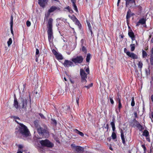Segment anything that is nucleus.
<instances>
[{"label":"nucleus","mask_w":153,"mask_h":153,"mask_svg":"<svg viewBox=\"0 0 153 153\" xmlns=\"http://www.w3.org/2000/svg\"><path fill=\"white\" fill-rule=\"evenodd\" d=\"M16 122L19 125V132L23 136L27 137L30 134V131L27 127L22 123H19L17 120Z\"/></svg>","instance_id":"obj_1"},{"label":"nucleus","mask_w":153,"mask_h":153,"mask_svg":"<svg viewBox=\"0 0 153 153\" xmlns=\"http://www.w3.org/2000/svg\"><path fill=\"white\" fill-rule=\"evenodd\" d=\"M34 123L35 127L36 128L39 134L43 135L44 136H47L48 135V133L46 129L40 127L38 122L35 121Z\"/></svg>","instance_id":"obj_2"},{"label":"nucleus","mask_w":153,"mask_h":153,"mask_svg":"<svg viewBox=\"0 0 153 153\" xmlns=\"http://www.w3.org/2000/svg\"><path fill=\"white\" fill-rule=\"evenodd\" d=\"M21 104L22 108L23 109H26L28 103H30V105L31 104V100L30 98L29 99L28 97L26 98H21Z\"/></svg>","instance_id":"obj_3"},{"label":"nucleus","mask_w":153,"mask_h":153,"mask_svg":"<svg viewBox=\"0 0 153 153\" xmlns=\"http://www.w3.org/2000/svg\"><path fill=\"white\" fill-rule=\"evenodd\" d=\"M126 1V7L134 8L136 7V5L135 0H124Z\"/></svg>","instance_id":"obj_4"},{"label":"nucleus","mask_w":153,"mask_h":153,"mask_svg":"<svg viewBox=\"0 0 153 153\" xmlns=\"http://www.w3.org/2000/svg\"><path fill=\"white\" fill-rule=\"evenodd\" d=\"M60 10V8L55 6H51L48 10V13L45 15V17L48 18L50 16L51 13L55 10Z\"/></svg>","instance_id":"obj_5"},{"label":"nucleus","mask_w":153,"mask_h":153,"mask_svg":"<svg viewBox=\"0 0 153 153\" xmlns=\"http://www.w3.org/2000/svg\"><path fill=\"white\" fill-rule=\"evenodd\" d=\"M39 142L42 146L49 147H51L53 146V144L48 140H40Z\"/></svg>","instance_id":"obj_6"},{"label":"nucleus","mask_w":153,"mask_h":153,"mask_svg":"<svg viewBox=\"0 0 153 153\" xmlns=\"http://www.w3.org/2000/svg\"><path fill=\"white\" fill-rule=\"evenodd\" d=\"M80 74L81 77V81L83 83H86L87 82L86 79L87 78V74L85 71L82 69L80 70Z\"/></svg>","instance_id":"obj_7"},{"label":"nucleus","mask_w":153,"mask_h":153,"mask_svg":"<svg viewBox=\"0 0 153 153\" xmlns=\"http://www.w3.org/2000/svg\"><path fill=\"white\" fill-rule=\"evenodd\" d=\"M83 58L82 56H78L76 58H73L72 61L75 63H80L82 62Z\"/></svg>","instance_id":"obj_8"},{"label":"nucleus","mask_w":153,"mask_h":153,"mask_svg":"<svg viewBox=\"0 0 153 153\" xmlns=\"http://www.w3.org/2000/svg\"><path fill=\"white\" fill-rule=\"evenodd\" d=\"M48 37L49 41L51 42L53 41V35L52 30H48Z\"/></svg>","instance_id":"obj_9"},{"label":"nucleus","mask_w":153,"mask_h":153,"mask_svg":"<svg viewBox=\"0 0 153 153\" xmlns=\"http://www.w3.org/2000/svg\"><path fill=\"white\" fill-rule=\"evenodd\" d=\"M48 1V0H38V4L41 7L44 8L47 3Z\"/></svg>","instance_id":"obj_10"},{"label":"nucleus","mask_w":153,"mask_h":153,"mask_svg":"<svg viewBox=\"0 0 153 153\" xmlns=\"http://www.w3.org/2000/svg\"><path fill=\"white\" fill-rule=\"evenodd\" d=\"M53 19L52 18H50L48 21L47 27L48 30H52V22Z\"/></svg>","instance_id":"obj_11"},{"label":"nucleus","mask_w":153,"mask_h":153,"mask_svg":"<svg viewBox=\"0 0 153 153\" xmlns=\"http://www.w3.org/2000/svg\"><path fill=\"white\" fill-rule=\"evenodd\" d=\"M73 64V62L71 61L65 60L63 63V65L65 67H68L69 66H72Z\"/></svg>","instance_id":"obj_12"},{"label":"nucleus","mask_w":153,"mask_h":153,"mask_svg":"<svg viewBox=\"0 0 153 153\" xmlns=\"http://www.w3.org/2000/svg\"><path fill=\"white\" fill-rule=\"evenodd\" d=\"M127 55L133 59H137L138 58L137 56L133 53L127 52Z\"/></svg>","instance_id":"obj_13"},{"label":"nucleus","mask_w":153,"mask_h":153,"mask_svg":"<svg viewBox=\"0 0 153 153\" xmlns=\"http://www.w3.org/2000/svg\"><path fill=\"white\" fill-rule=\"evenodd\" d=\"M128 35L131 38L132 40V43H133V41L135 40V36L134 33L132 30H131L128 32Z\"/></svg>","instance_id":"obj_14"},{"label":"nucleus","mask_w":153,"mask_h":153,"mask_svg":"<svg viewBox=\"0 0 153 153\" xmlns=\"http://www.w3.org/2000/svg\"><path fill=\"white\" fill-rule=\"evenodd\" d=\"M146 21V19L143 18L140 19L139 22L137 23L136 26H139L140 24L143 25L145 24Z\"/></svg>","instance_id":"obj_15"},{"label":"nucleus","mask_w":153,"mask_h":153,"mask_svg":"<svg viewBox=\"0 0 153 153\" xmlns=\"http://www.w3.org/2000/svg\"><path fill=\"white\" fill-rule=\"evenodd\" d=\"M10 31L11 33L13 35V17L12 16H11L10 17Z\"/></svg>","instance_id":"obj_16"},{"label":"nucleus","mask_w":153,"mask_h":153,"mask_svg":"<svg viewBox=\"0 0 153 153\" xmlns=\"http://www.w3.org/2000/svg\"><path fill=\"white\" fill-rule=\"evenodd\" d=\"M120 133L121 138L122 140V142L123 144H125V138L124 137L123 132L122 130H121Z\"/></svg>","instance_id":"obj_17"},{"label":"nucleus","mask_w":153,"mask_h":153,"mask_svg":"<svg viewBox=\"0 0 153 153\" xmlns=\"http://www.w3.org/2000/svg\"><path fill=\"white\" fill-rule=\"evenodd\" d=\"M77 152H82L83 150V148L80 146H76L75 149L74 150Z\"/></svg>","instance_id":"obj_18"},{"label":"nucleus","mask_w":153,"mask_h":153,"mask_svg":"<svg viewBox=\"0 0 153 153\" xmlns=\"http://www.w3.org/2000/svg\"><path fill=\"white\" fill-rule=\"evenodd\" d=\"M13 106L16 109H17L18 108V102L16 99H15L14 100Z\"/></svg>","instance_id":"obj_19"},{"label":"nucleus","mask_w":153,"mask_h":153,"mask_svg":"<svg viewBox=\"0 0 153 153\" xmlns=\"http://www.w3.org/2000/svg\"><path fill=\"white\" fill-rule=\"evenodd\" d=\"M74 131L76 133L79 134L80 136L82 137H83L84 136V134L83 133L80 131H79L77 129H74Z\"/></svg>","instance_id":"obj_20"},{"label":"nucleus","mask_w":153,"mask_h":153,"mask_svg":"<svg viewBox=\"0 0 153 153\" xmlns=\"http://www.w3.org/2000/svg\"><path fill=\"white\" fill-rule=\"evenodd\" d=\"M135 44L134 43H132L130 45L131 48V51H134L135 49Z\"/></svg>","instance_id":"obj_21"},{"label":"nucleus","mask_w":153,"mask_h":153,"mask_svg":"<svg viewBox=\"0 0 153 153\" xmlns=\"http://www.w3.org/2000/svg\"><path fill=\"white\" fill-rule=\"evenodd\" d=\"M56 57L57 59L62 60L63 59V57L62 55L58 53L56 56Z\"/></svg>","instance_id":"obj_22"},{"label":"nucleus","mask_w":153,"mask_h":153,"mask_svg":"<svg viewBox=\"0 0 153 153\" xmlns=\"http://www.w3.org/2000/svg\"><path fill=\"white\" fill-rule=\"evenodd\" d=\"M143 135L146 137H148L149 135V132L146 130H144L143 132Z\"/></svg>","instance_id":"obj_23"},{"label":"nucleus","mask_w":153,"mask_h":153,"mask_svg":"<svg viewBox=\"0 0 153 153\" xmlns=\"http://www.w3.org/2000/svg\"><path fill=\"white\" fill-rule=\"evenodd\" d=\"M87 24H88V25L89 27V30L91 33V35L92 36L93 35V34L92 31L91 29V27L90 24V23L88 22Z\"/></svg>","instance_id":"obj_24"},{"label":"nucleus","mask_w":153,"mask_h":153,"mask_svg":"<svg viewBox=\"0 0 153 153\" xmlns=\"http://www.w3.org/2000/svg\"><path fill=\"white\" fill-rule=\"evenodd\" d=\"M137 65L139 68L140 70L142 68L143 64L142 61H140L139 62Z\"/></svg>","instance_id":"obj_25"},{"label":"nucleus","mask_w":153,"mask_h":153,"mask_svg":"<svg viewBox=\"0 0 153 153\" xmlns=\"http://www.w3.org/2000/svg\"><path fill=\"white\" fill-rule=\"evenodd\" d=\"M75 3V2H73V3H72L73 4V8L76 12H78V10Z\"/></svg>","instance_id":"obj_26"},{"label":"nucleus","mask_w":153,"mask_h":153,"mask_svg":"<svg viewBox=\"0 0 153 153\" xmlns=\"http://www.w3.org/2000/svg\"><path fill=\"white\" fill-rule=\"evenodd\" d=\"M69 16L74 22L77 19L76 17L74 15H73L71 16Z\"/></svg>","instance_id":"obj_27"},{"label":"nucleus","mask_w":153,"mask_h":153,"mask_svg":"<svg viewBox=\"0 0 153 153\" xmlns=\"http://www.w3.org/2000/svg\"><path fill=\"white\" fill-rule=\"evenodd\" d=\"M91 54L90 53H88L87 55L86 61L87 62H89L90 59Z\"/></svg>","instance_id":"obj_28"},{"label":"nucleus","mask_w":153,"mask_h":153,"mask_svg":"<svg viewBox=\"0 0 153 153\" xmlns=\"http://www.w3.org/2000/svg\"><path fill=\"white\" fill-rule=\"evenodd\" d=\"M12 41L11 38H10L9 39L8 41L7 42V45L8 47L11 45L12 43Z\"/></svg>","instance_id":"obj_29"},{"label":"nucleus","mask_w":153,"mask_h":153,"mask_svg":"<svg viewBox=\"0 0 153 153\" xmlns=\"http://www.w3.org/2000/svg\"><path fill=\"white\" fill-rule=\"evenodd\" d=\"M115 118L114 117L113 118V120H112V121L111 122V125L112 126V127L115 126V124H114V122L115 121Z\"/></svg>","instance_id":"obj_30"},{"label":"nucleus","mask_w":153,"mask_h":153,"mask_svg":"<svg viewBox=\"0 0 153 153\" xmlns=\"http://www.w3.org/2000/svg\"><path fill=\"white\" fill-rule=\"evenodd\" d=\"M147 56L146 52L144 50L142 51V56L143 58H145Z\"/></svg>","instance_id":"obj_31"},{"label":"nucleus","mask_w":153,"mask_h":153,"mask_svg":"<svg viewBox=\"0 0 153 153\" xmlns=\"http://www.w3.org/2000/svg\"><path fill=\"white\" fill-rule=\"evenodd\" d=\"M111 137L113 139H115L117 137V136L115 133L114 132H113L112 133Z\"/></svg>","instance_id":"obj_32"},{"label":"nucleus","mask_w":153,"mask_h":153,"mask_svg":"<svg viewBox=\"0 0 153 153\" xmlns=\"http://www.w3.org/2000/svg\"><path fill=\"white\" fill-rule=\"evenodd\" d=\"M121 96L120 95H118V97L116 99V101L118 102V103L121 102Z\"/></svg>","instance_id":"obj_33"},{"label":"nucleus","mask_w":153,"mask_h":153,"mask_svg":"<svg viewBox=\"0 0 153 153\" xmlns=\"http://www.w3.org/2000/svg\"><path fill=\"white\" fill-rule=\"evenodd\" d=\"M135 103L134 100V97H132V98L131 102V105L132 106H134V105Z\"/></svg>","instance_id":"obj_34"},{"label":"nucleus","mask_w":153,"mask_h":153,"mask_svg":"<svg viewBox=\"0 0 153 153\" xmlns=\"http://www.w3.org/2000/svg\"><path fill=\"white\" fill-rule=\"evenodd\" d=\"M150 61L151 64L153 65V54L151 55Z\"/></svg>","instance_id":"obj_35"},{"label":"nucleus","mask_w":153,"mask_h":153,"mask_svg":"<svg viewBox=\"0 0 153 153\" xmlns=\"http://www.w3.org/2000/svg\"><path fill=\"white\" fill-rule=\"evenodd\" d=\"M82 51L84 52L85 53H87V50L86 48L83 46H82Z\"/></svg>","instance_id":"obj_36"},{"label":"nucleus","mask_w":153,"mask_h":153,"mask_svg":"<svg viewBox=\"0 0 153 153\" xmlns=\"http://www.w3.org/2000/svg\"><path fill=\"white\" fill-rule=\"evenodd\" d=\"M130 17V14H129V11L127 12V14L126 16V18L127 20Z\"/></svg>","instance_id":"obj_37"},{"label":"nucleus","mask_w":153,"mask_h":153,"mask_svg":"<svg viewBox=\"0 0 153 153\" xmlns=\"http://www.w3.org/2000/svg\"><path fill=\"white\" fill-rule=\"evenodd\" d=\"M93 85V83H91L90 84H89V85L88 86H85V87L87 88H89L90 87H91Z\"/></svg>","instance_id":"obj_38"},{"label":"nucleus","mask_w":153,"mask_h":153,"mask_svg":"<svg viewBox=\"0 0 153 153\" xmlns=\"http://www.w3.org/2000/svg\"><path fill=\"white\" fill-rule=\"evenodd\" d=\"M26 25L27 27H29L31 25L30 22L29 21H27L26 22Z\"/></svg>","instance_id":"obj_39"},{"label":"nucleus","mask_w":153,"mask_h":153,"mask_svg":"<svg viewBox=\"0 0 153 153\" xmlns=\"http://www.w3.org/2000/svg\"><path fill=\"white\" fill-rule=\"evenodd\" d=\"M52 51L53 53L55 56L58 53L55 50H53Z\"/></svg>","instance_id":"obj_40"},{"label":"nucleus","mask_w":153,"mask_h":153,"mask_svg":"<svg viewBox=\"0 0 153 153\" xmlns=\"http://www.w3.org/2000/svg\"><path fill=\"white\" fill-rule=\"evenodd\" d=\"M74 22H75L76 24L78 26H79V25H80L79 21L77 19L76 20V21Z\"/></svg>","instance_id":"obj_41"},{"label":"nucleus","mask_w":153,"mask_h":153,"mask_svg":"<svg viewBox=\"0 0 153 153\" xmlns=\"http://www.w3.org/2000/svg\"><path fill=\"white\" fill-rule=\"evenodd\" d=\"M71 147L74 149V150L76 148V146L75 144H72L71 145Z\"/></svg>","instance_id":"obj_42"},{"label":"nucleus","mask_w":153,"mask_h":153,"mask_svg":"<svg viewBox=\"0 0 153 153\" xmlns=\"http://www.w3.org/2000/svg\"><path fill=\"white\" fill-rule=\"evenodd\" d=\"M142 146L143 148V149L144 151L145 152L146 150V148L144 145H142Z\"/></svg>","instance_id":"obj_43"},{"label":"nucleus","mask_w":153,"mask_h":153,"mask_svg":"<svg viewBox=\"0 0 153 153\" xmlns=\"http://www.w3.org/2000/svg\"><path fill=\"white\" fill-rule=\"evenodd\" d=\"M122 104H121V103H119L118 104V108L119 110H120V109L122 108Z\"/></svg>","instance_id":"obj_44"},{"label":"nucleus","mask_w":153,"mask_h":153,"mask_svg":"<svg viewBox=\"0 0 153 153\" xmlns=\"http://www.w3.org/2000/svg\"><path fill=\"white\" fill-rule=\"evenodd\" d=\"M13 118L15 120V121L16 122V120H19L20 119L18 117H16V116H13Z\"/></svg>","instance_id":"obj_45"},{"label":"nucleus","mask_w":153,"mask_h":153,"mask_svg":"<svg viewBox=\"0 0 153 153\" xmlns=\"http://www.w3.org/2000/svg\"><path fill=\"white\" fill-rule=\"evenodd\" d=\"M110 100L111 104H113L114 103V101L113 100V99L111 98H110Z\"/></svg>","instance_id":"obj_46"},{"label":"nucleus","mask_w":153,"mask_h":153,"mask_svg":"<svg viewBox=\"0 0 153 153\" xmlns=\"http://www.w3.org/2000/svg\"><path fill=\"white\" fill-rule=\"evenodd\" d=\"M52 123L55 125L56 124V120H54L52 119Z\"/></svg>","instance_id":"obj_47"},{"label":"nucleus","mask_w":153,"mask_h":153,"mask_svg":"<svg viewBox=\"0 0 153 153\" xmlns=\"http://www.w3.org/2000/svg\"><path fill=\"white\" fill-rule=\"evenodd\" d=\"M124 52L126 53V54L127 55V52H130L128 51H127V50L126 48H125L124 49Z\"/></svg>","instance_id":"obj_48"},{"label":"nucleus","mask_w":153,"mask_h":153,"mask_svg":"<svg viewBox=\"0 0 153 153\" xmlns=\"http://www.w3.org/2000/svg\"><path fill=\"white\" fill-rule=\"evenodd\" d=\"M65 9L68 10L69 12H71V11H72V10H70V7L69 6L66 7Z\"/></svg>","instance_id":"obj_49"},{"label":"nucleus","mask_w":153,"mask_h":153,"mask_svg":"<svg viewBox=\"0 0 153 153\" xmlns=\"http://www.w3.org/2000/svg\"><path fill=\"white\" fill-rule=\"evenodd\" d=\"M39 53V51L38 49H36V55H38Z\"/></svg>","instance_id":"obj_50"},{"label":"nucleus","mask_w":153,"mask_h":153,"mask_svg":"<svg viewBox=\"0 0 153 153\" xmlns=\"http://www.w3.org/2000/svg\"><path fill=\"white\" fill-rule=\"evenodd\" d=\"M85 71L86 72H87L88 74H89V69L88 68H87L86 70H85Z\"/></svg>","instance_id":"obj_51"},{"label":"nucleus","mask_w":153,"mask_h":153,"mask_svg":"<svg viewBox=\"0 0 153 153\" xmlns=\"http://www.w3.org/2000/svg\"><path fill=\"white\" fill-rule=\"evenodd\" d=\"M39 115L42 118H44V116L43 114H39Z\"/></svg>","instance_id":"obj_52"},{"label":"nucleus","mask_w":153,"mask_h":153,"mask_svg":"<svg viewBox=\"0 0 153 153\" xmlns=\"http://www.w3.org/2000/svg\"><path fill=\"white\" fill-rule=\"evenodd\" d=\"M79 98H76V101L78 105L79 104Z\"/></svg>","instance_id":"obj_53"},{"label":"nucleus","mask_w":153,"mask_h":153,"mask_svg":"<svg viewBox=\"0 0 153 153\" xmlns=\"http://www.w3.org/2000/svg\"><path fill=\"white\" fill-rule=\"evenodd\" d=\"M19 148L20 149L22 148L23 147V146L22 145H20L18 146Z\"/></svg>","instance_id":"obj_54"},{"label":"nucleus","mask_w":153,"mask_h":153,"mask_svg":"<svg viewBox=\"0 0 153 153\" xmlns=\"http://www.w3.org/2000/svg\"><path fill=\"white\" fill-rule=\"evenodd\" d=\"M134 115L135 117L136 118H137V113L136 112H134Z\"/></svg>","instance_id":"obj_55"},{"label":"nucleus","mask_w":153,"mask_h":153,"mask_svg":"<svg viewBox=\"0 0 153 153\" xmlns=\"http://www.w3.org/2000/svg\"><path fill=\"white\" fill-rule=\"evenodd\" d=\"M151 85H153V76L152 77V80L151 82Z\"/></svg>","instance_id":"obj_56"},{"label":"nucleus","mask_w":153,"mask_h":153,"mask_svg":"<svg viewBox=\"0 0 153 153\" xmlns=\"http://www.w3.org/2000/svg\"><path fill=\"white\" fill-rule=\"evenodd\" d=\"M146 139L148 141H149V142H150V140L149 137H146Z\"/></svg>","instance_id":"obj_57"},{"label":"nucleus","mask_w":153,"mask_h":153,"mask_svg":"<svg viewBox=\"0 0 153 153\" xmlns=\"http://www.w3.org/2000/svg\"><path fill=\"white\" fill-rule=\"evenodd\" d=\"M120 0H118V1L117 3V6H118L119 5V3H120Z\"/></svg>","instance_id":"obj_58"},{"label":"nucleus","mask_w":153,"mask_h":153,"mask_svg":"<svg viewBox=\"0 0 153 153\" xmlns=\"http://www.w3.org/2000/svg\"><path fill=\"white\" fill-rule=\"evenodd\" d=\"M112 127V130L114 132V131L115 130V126L113 127Z\"/></svg>","instance_id":"obj_59"},{"label":"nucleus","mask_w":153,"mask_h":153,"mask_svg":"<svg viewBox=\"0 0 153 153\" xmlns=\"http://www.w3.org/2000/svg\"><path fill=\"white\" fill-rule=\"evenodd\" d=\"M151 53H152L151 54H153V47L152 48L151 50Z\"/></svg>","instance_id":"obj_60"},{"label":"nucleus","mask_w":153,"mask_h":153,"mask_svg":"<svg viewBox=\"0 0 153 153\" xmlns=\"http://www.w3.org/2000/svg\"><path fill=\"white\" fill-rule=\"evenodd\" d=\"M151 99L152 101L153 102V94L152 95L151 97Z\"/></svg>","instance_id":"obj_61"},{"label":"nucleus","mask_w":153,"mask_h":153,"mask_svg":"<svg viewBox=\"0 0 153 153\" xmlns=\"http://www.w3.org/2000/svg\"><path fill=\"white\" fill-rule=\"evenodd\" d=\"M109 149H110V150H111V151H112V150H113V149H112V147H111V146H110L109 147Z\"/></svg>","instance_id":"obj_62"},{"label":"nucleus","mask_w":153,"mask_h":153,"mask_svg":"<svg viewBox=\"0 0 153 153\" xmlns=\"http://www.w3.org/2000/svg\"><path fill=\"white\" fill-rule=\"evenodd\" d=\"M17 153H22V152L21 151L18 150Z\"/></svg>","instance_id":"obj_63"},{"label":"nucleus","mask_w":153,"mask_h":153,"mask_svg":"<svg viewBox=\"0 0 153 153\" xmlns=\"http://www.w3.org/2000/svg\"><path fill=\"white\" fill-rule=\"evenodd\" d=\"M151 42L152 43H153V36L152 38V39L151 40Z\"/></svg>","instance_id":"obj_64"}]
</instances>
